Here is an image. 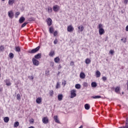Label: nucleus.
I'll return each instance as SVG.
<instances>
[{"label":"nucleus","instance_id":"obj_40","mask_svg":"<svg viewBox=\"0 0 128 128\" xmlns=\"http://www.w3.org/2000/svg\"><path fill=\"white\" fill-rule=\"evenodd\" d=\"M20 12H16V18H18V16H20Z\"/></svg>","mask_w":128,"mask_h":128},{"label":"nucleus","instance_id":"obj_6","mask_svg":"<svg viewBox=\"0 0 128 128\" xmlns=\"http://www.w3.org/2000/svg\"><path fill=\"white\" fill-rule=\"evenodd\" d=\"M42 122L43 124H46L49 122L48 118V117L43 118H42Z\"/></svg>","mask_w":128,"mask_h":128},{"label":"nucleus","instance_id":"obj_53","mask_svg":"<svg viewBox=\"0 0 128 128\" xmlns=\"http://www.w3.org/2000/svg\"><path fill=\"white\" fill-rule=\"evenodd\" d=\"M28 128H34V127L31 126L29 127Z\"/></svg>","mask_w":128,"mask_h":128},{"label":"nucleus","instance_id":"obj_56","mask_svg":"<svg viewBox=\"0 0 128 128\" xmlns=\"http://www.w3.org/2000/svg\"><path fill=\"white\" fill-rule=\"evenodd\" d=\"M79 128H82V126H80Z\"/></svg>","mask_w":128,"mask_h":128},{"label":"nucleus","instance_id":"obj_52","mask_svg":"<svg viewBox=\"0 0 128 128\" xmlns=\"http://www.w3.org/2000/svg\"><path fill=\"white\" fill-rule=\"evenodd\" d=\"M30 80H34V76H31L30 77Z\"/></svg>","mask_w":128,"mask_h":128},{"label":"nucleus","instance_id":"obj_57","mask_svg":"<svg viewBox=\"0 0 128 128\" xmlns=\"http://www.w3.org/2000/svg\"><path fill=\"white\" fill-rule=\"evenodd\" d=\"M2 0V2H4V0Z\"/></svg>","mask_w":128,"mask_h":128},{"label":"nucleus","instance_id":"obj_26","mask_svg":"<svg viewBox=\"0 0 128 128\" xmlns=\"http://www.w3.org/2000/svg\"><path fill=\"white\" fill-rule=\"evenodd\" d=\"M92 98H101L102 96H92Z\"/></svg>","mask_w":128,"mask_h":128},{"label":"nucleus","instance_id":"obj_33","mask_svg":"<svg viewBox=\"0 0 128 128\" xmlns=\"http://www.w3.org/2000/svg\"><path fill=\"white\" fill-rule=\"evenodd\" d=\"M14 54L13 53H10L9 54V57L12 60V58H14Z\"/></svg>","mask_w":128,"mask_h":128},{"label":"nucleus","instance_id":"obj_55","mask_svg":"<svg viewBox=\"0 0 128 128\" xmlns=\"http://www.w3.org/2000/svg\"><path fill=\"white\" fill-rule=\"evenodd\" d=\"M2 88H0V92H2Z\"/></svg>","mask_w":128,"mask_h":128},{"label":"nucleus","instance_id":"obj_48","mask_svg":"<svg viewBox=\"0 0 128 128\" xmlns=\"http://www.w3.org/2000/svg\"><path fill=\"white\" fill-rule=\"evenodd\" d=\"M102 80H104V82L106 80V76H104L102 78Z\"/></svg>","mask_w":128,"mask_h":128},{"label":"nucleus","instance_id":"obj_25","mask_svg":"<svg viewBox=\"0 0 128 128\" xmlns=\"http://www.w3.org/2000/svg\"><path fill=\"white\" fill-rule=\"evenodd\" d=\"M90 62H91L90 60V58H88L86 60L85 62H86V64H90Z\"/></svg>","mask_w":128,"mask_h":128},{"label":"nucleus","instance_id":"obj_35","mask_svg":"<svg viewBox=\"0 0 128 128\" xmlns=\"http://www.w3.org/2000/svg\"><path fill=\"white\" fill-rule=\"evenodd\" d=\"M115 92H120V87L118 86L116 87L115 88Z\"/></svg>","mask_w":128,"mask_h":128},{"label":"nucleus","instance_id":"obj_46","mask_svg":"<svg viewBox=\"0 0 128 128\" xmlns=\"http://www.w3.org/2000/svg\"><path fill=\"white\" fill-rule=\"evenodd\" d=\"M70 66H74V62H71L70 63Z\"/></svg>","mask_w":128,"mask_h":128},{"label":"nucleus","instance_id":"obj_50","mask_svg":"<svg viewBox=\"0 0 128 128\" xmlns=\"http://www.w3.org/2000/svg\"><path fill=\"white\" fill-rule=\"evenodd\" d=\"M54 62H50V65L51 66H54Z\"/></svg>","mask_w":128,"mask_h":128},{"label":"nucleus","instance_id":"obj_20","mask_svg":"<svg viewBox=\"0 0 128 128\" xmlns=\"http://www.w3.org/2000/svg\"><path fill=\"white\" fill-rule=\"evenodd\" d=\"M91 86L92 88H96L98 84H96V82H92L91 84Z\"/></svg>","mask_w":128,"mask_h":128},{"label":"nucleus","instance_id":"obj_13","mask_svg":"<svg viewBox=\"0 0 128 128\" xmlns=\"http://www.w3.org/2000/svg\"><path fill=\"white\" fill-rule=\"evenodd\" d=\"M42 58V54L38 53V54L35 55L34 56V58L36 59H38V58Z\"/></svg>","mask_w":128,"mask_h":128},{"label":"nucleus","instance_id":"obj_18","mask_svg":"<svg viewBox=\"0 0 128 128\" xmlns=\"http://www.w3.org/2000/svg\"><path fill=\"white\" fill-rule=\"evenodd\" d=\"M36 102L38 104H40L42 102V98H37L36 100Z\"/></svg>","mask_w":128,"mask_h":128},{"label":"nucleus","instance_id":"obj_54","mask_svg":"<svg viewBox=\"0 0 128 128\" xmlns=\"http://www.w3.org/2000/svg\"><path fill=\"white\" fill-rule=\"evenodd\" d=\"M58 76H60V72H58Z\"/></svg>","mask_w":128,"mask_h":128},{"label":"nucleus","instance_id":"obj_30","mask_svg":"<svg viewBox=\"0 0 128 128\" xmlns=\"http://www.w3.org/2000/svg\"><path fill=\"white\" fill-rule=\"evenodd\" d=\"M82 85L84 88H88V84L86 82H84Z\"/></svg>","mask_w":128,"mask_h":128},{"label":"nucleus","instance_id":"obj_36","mask_svg":"<svg viewBox=\"0 0 128 128\" xmlns=\"http://www.w3.org/2000/svg\"><path fill=\"white\" fill-rule=\"evenodd\" d=\"M75 88H80V84H76L75 86Z\"/></svg>","mask_w":128,"mask_h":128},{"label":"nucleus","instance_id":"obj_44","mask_svg":"<svg viewBox=\"0 0 128 128\" xmlns=\"http://www.w3.org/2000/svg\"><path fill=\"white\" fill-rule=\"evenodd\" d=\"M114 51L113 50H110V54H114Z\"/></svg>","mask_w":128,"mask_h":128},{"label":"nucleus","instance_id":"obj_11","mask_svg":"<svg viewBox=\"0 0 128 128\" xmlns=\"http://www.w3.org/2000/svg\"><path fill=\"white\" fill-rule=\"evenodd\" d=\"M6 86H10L12 85V83L10 82V80H4Z\"/></svg>","mask_w":128,"mask_h":128},{"label":"nucleus","instance_id":"obj_8","mask_svg":"<svg viewBox=\"0 0 128 128\" xmlns=\"http://www.w3.org/2000/svg\"><path fill=\"white\" fill-rule=\"evenodd\" d=\"M78 32H84V26L81 25L80 26H78Z\"/></svg>","mask_w":128,"mask_h":128},{"label":"nucleus","instance_id":"obj_3","mask_svg":"<svg viewBox=\"0 0 128 128\" xmlns=\"http://www.w3.org/2000/svg\"><path fill=\"white\" fill-rule=\"evenodd\" d=\"M76 90H71L70 91V98H75V96H76Z\"/></svg>","mask_w":128,"mask_h":128},{"label":"nucleus","instance_id":"obj_5","mask_svg":"<svg viewBox=\"0 0 128 128\" xmlns=\"http://www.w3.org/2000/svg\"><path fill=\"white\" fill-rule=\"evenodd\" d=\"M32 62L34 66H38V64H40V62H38V60H37L35 59V58H32Z\"/></svg>","mask_w":128,"mask_h":128},{"label":"nucleus","instance_id":"obj_9","mask_svg":"<svg viewBox=\"0 0 128 128\" xmlns=\"http://www.w3.org/2000/svg\"><path fill=\"white\" fill-rule=\"evenodd\" d=\"M8 16L10 18H14V12L12 11H10L8 12Z\"/></svg>","mask_w":128,"mask_h":128},{"label":"nucleus","instance_id":"obj_42","mask_svg":"<svg viewBox=\"0 0 128 128\" xmlns=\"http://www.w3.org/2000/svg\"><path fill=\"white\" fill-rule=\"evenodd\" d=\"M54 36H58V31H55L54 33Z\"/></svg>","mask_w":128,"mask_h":128},{"label":"nucleus","instance_id":"obj_17","mask_svg":"<svg viewBox=\"0 0 128 128\" xmlns=\"http://www.w3.org/2000/svg\"><path fill=\"white\" fill-rule=\"evenodd\" d=\"M16 0H8V4H10V6H12V4H14V1Z\"/></svg>","mask_w":128,"mask_h":128},{"label":"nucleus","instance_id":"obj_51","mask_svg":"<svg viewBox=\"0 0 128 128\" xmlns=\"http://www.w3.org/2000/svg\"><path fill=\"white\" fill-rule=\"evenodd\" d=\"M126 32H128V25L126 27Z\"/></svg>","mask_w":128,"mask_h":128},{"label":"nucleus","instance_id":"obj_41","mask_svg":"<svg viewBox=\"0 0 128 128\" xmlns=\"http://www.w3.org/2000/svg\"><path fill=\"white\" fill-rule=\"evenodd\" d=\"M26 24H28V22H24L22 25L21 27L24 28V26H26Z\"/></svg>","mask_w":128,"mask_h":128},{"label":"nucleus","instance_id":"obj_39","mask_svg":"<svg viewBox=\"0 0 128 128\" xmlns=\"http://www.w3.org/2000/svg\"><path fill=\"white\" fill-rule=\"evenodd\" d=\"M121 40L122 41L123 40V42L124 44H126V38H122Z\"/></svg>","mask_w":128,"mask_h":128},{"label":"nucleus","instance_id":"obj_22","mask_svg":"<svg viewBox=\"0 0 128 128\" xmlns=\"http://www.w3.org/2000/svg\"><path fill=\"white\" fill-rule=\"evenodd\" d=\"M49 32H50V34H52V32H54V27L51 26L49 28Z\"/></svg>","mask_w":128,"mask_h":128},{"label":"nucleus","instance_id":"obj_14","mask_svg":"<svg viewBox=\"0 0 128 128\" xmlns=\"http://www.w3.org/2000/svg\"><path fill=\"white\" fill-rule=\"evenodd\" d=\"M54 120H55V122H57V124H60V120H58V116H54Z\"/></svg>","mask_w":128,"mask_h":128},{"label":"nucleus","instance_id":"obj_2","mask_svg":"<svg viewBox=\"0 0 128 128\" xmlns=\"http://www.w3.org/2000/svg\"><path fill=\"white\" fill-rule=\"evenodd\" d=\"M40 48V46H38L36 48L32 49L31 51H29L28 52L29 54H36V52H38Z\"/></svg>","mask_w":128,"mask_h":128},{"label":"nucleus","instance_id":"obj_38","mask_svg":"<svg viewBox=\"0 0 128 128\" xmlns=\"http://www.w3.org/2000/svg\"><path fill=\"white\" fill-rule=\"evenodd\" d=\"M16 98L18 100H20V94H17V97Z\"/></svg>","mask_w":128,"mask_h":128},{"label":"nucleus","instance_id":"obj_28","mask_svg":"<svg viewBox=\"0 0 128 128\" xmlns=\"http://www.w3.org/2000/svg\"><path fill=\"white\" fill-rule=\"evenodd\" d=\"M8 120H10V118H8V117H5L4 118V122H8Z\"/></svg>","mask_w":128,"mask_h":128},{"label":"nucleus","instance_id":"obj_43","mask_svg":"<svg viewBox=\"0 0 128 128\" xmlns=\"http://www.w3.org/2000/svg\"><path fill=\"white\" fill-rule=\"evenodd\" d=\"M62 84H64V86H66V80H64L62 82Z\"/></svg>","mask_w":128,"mask_h":128},{"label":"nucleus","instance_id":"obj_10","mask_svg":"<svg viewBox=\"0 0 128 128\" xmlns=\"http://www.w3.org/2000/svg\"><path fill=\"white\" fill-rule=\"evenodd\" d=\"M47 24L49 26H50L52 24V20L50 18H48V20H47Z\"/></svg>","mask_w":128,"mask_h":128},{"label":"nucleus","instance_id":"obj_27","mask_svg":"<svg viewBox=\"0 0 128 128\" xmlns=\"http://www.w3.org/2000/svg\"><path fill=\"white\" fill-rule=\"evenodd\" d=\"M18 126H20V122H14V128H18Z\"/></svg>","mask_w":128,"mask_h":128},{"label":"nucleus","instance_id":"obj_1","mask_svg":"<svg viewBox=\"0 0 128 128\" xmlns=\"http://www.w3.org/2000/svg\"><path fill=\"white\" fill-rule=\"evenodd\" d=\"M102 28H104L102 24H98V28L99 29V34H100V36H102V34H104V30Z\"/></svg>","mask_w":128,"mask_h":128},{"label":"nucleus","instance_id":"obj_37","mask_svg":"<svg viewBox=\"0 0 128 128\" xmlns=\"http://www.w3.org/2000/svg\"><path fill=\"white\" fill-rule=\"evenodd\" d=\"M60 84L58 82L56 85V88H60Z\"/></svg>","mask_w":128,"mask_h":128},{"label":"nucleus","instance_id":"obj_7","mask_svg":"<svg viewBox=\"0 0 128 128\" xmlns=\"http://www.w3.org/2000/svg\"><path fill=\"white\" fill-rule=\"evenodd\" d=\"M60 10V6H58V5H55L53 6V10L54 12H58V10Z\"/></svg>","mask_w":128,"mask_h":128},{"label":"nucleus","instance_id":"obj_4","mask_svg":"<svg viewBox=\"0 0 128 128\" xmlns=\"http://www.w3.org/2000/svg\"><path fill=\"white\" fill-rule=\"evenodd\" d=\"M74 28L72 25L68 26L67 30L68 32H74Z\"/></svg>","mask_w":128,"mask_h":128},{"label":"nucleus","instance_id":"obj_29","mask_svg":"<svg viewBox=\"0 0 128 128\" xmlns=\"http://www.w3.org/2000/svg\"><path fill=\"white\" fill-rule=\"evenodd\" d=\"M48 12L49 14H50V12H52V7H48Z\"/></svg>","mask_w":128,"mask_h":128},{"label":"nucleus","instance_id":"obj_49","mask_svg":"<svg viewBox=\"0 0 128 128\" xmlns=\"http://www.w3.org/2000/svg\"><path fill=\"white\" fill-rule=\"evenodd\" d=\"M128 0H124V4H128Z\"/></svg>","mask_w":128,"mask_h":128},{"label":"nucleus","instance_id":"obj_23","mask_svg":"<svg viewBox=\"0 0 128 128\" xmlns=\"http://www.w3.org/2000/svg\"><path fill=\"white\" fill-rule=\"evenodd\" d=\"M96 78H100V71H98V70H97L96 72Z\"/></svg>","mask_w":128,"mask_h":128},{"label":"nucleus","instance_id":"obj_21","mask_svg":"<svg viewBox=\"0 0 128 128\" xmlns=\"http://www.w3.org/2000/svg\"><path fill=\"white\" fill-rule=\"evenodd\" d=\"M54 62H56V64H58V62H60V58L58 57H56V58H54Z\"/></svg>","mask_w":128,"mask_h":128},{"label":"nucleus","instance_id":"obj_45","mask_svg":"<svg viewBox=\"0 0 128 128\" xmlns=\"http://www.w3.org/2000/svg\"><path fill=\"white\" fill-rule=\"evenodd\" d=\"M54 44H58V39H55V40L54 42Z\"/></svg>","mask_w":128,"mask_h":128},{"label":"nucleus","instance_id":"obj_58","mask_svg":"<svg viewBox=\"0 0 128 128\" xmlns=\"http://www.w3.org/2000/svg\"><path fill=\"white\" fill-rule=\"evenodd\" d=\"M122 94H124V92H122Z\"/></svg>","mask_w":128,"mask_h":128},{"label":"nucleus","instance_id":"obj_32","mask_svg":"<svg viewBox=\"0 0 128 128\" xmlns=\"http://www.w3.org/2000/svg\"><path fill=\"white\" fill-rule=\"evenodd\" d=\"M84 108H86V110H90V104H86L85 106H84Z\"/></svg>","mask_w":128,"mask_h":128},{"label":"nucleus","instance_id":"obj_24","mask_svg":"<svg viewBox=\"0 0 128 128\" xmlns=\"http://www.w3.org/2000/svg\"><path fill=\"white\" fill-rule=\"evenodd\" d=\"M49 56H54V50L50 51L49 54Z\"/></svg>","mask_w":128,"mask_h":128},{"label":"nucleus","instance_id":"obj_15","mask_svg":"<svg viewBox=\"0 0 128 128\" xmlns=\"http://www.w3.org/2000/svg\"><path fill=\"white\" fill-rule=\"evenodd\" d=\"M80 78H82V79H84V78H86V74H84V73L82 72L80 74Z\"/></svg>","mask_w":128,"mask_h":128},{"label":"nucleus","instance_id":"obj_47","mask_svg":"<svg viewBox=\"0 0 128 128\" xmlns=\"http://www.w3.org/2000/svg\"><path fill=\"white\" fill-rule=\"evenodd\" d=\"M28 20H29V22H32V20H34V18L31 17L30 18L28 19Z\"/></svg>","mask_w":128,"mask_h":128},{"label":"nucleus","instance_id":"obj_34","mask_svg":"<svg viewBox=\"0 0 128 128\" xmlns=\"http://www.w3.org/2000/svg\"><path fill=\"white\" fill-rule=\"evenodd\" d=\"M49 94H50V96H54V90H51L49 92Z\"/></svg>","mask_w":128,"mask_h":128},{"label":"nucleus","instance_id":"obj_31","mask_svg":"<svg viewBox=\"0 0 128 128\" xmlns=\"http://www.w3.org/2000/svg\"><path fill=\"white\" fill-rule=\"evenodd\" d=\"M0 52H4V46H0Z\"/></svg>","mask_w":128,"mask_h":128},{"label":"nucleus","instance_id":"obj_16","mask_svg":"<svg viewBox=\"0 0 128 128\" xmlns=\"http://www.w3.org/2000/svg\"><path fill=\"white\" fill-rule=\"evenodd\" d=\"M62 98H64L62 94H59L58 96V100H62Z\"/></svg>","mask_w":128,"mask_h":128},{"label":"nucleus","instance_id":"obj_12","mask_svg":"<svg viewBox=\"0 0 128 128\" xmlns=\"http://www.w3.org/2000/svg\"><path fill=\"white\" fill-rule=\"evenodd\" d=\"M24 20H26V18H24V17H21L20 18V20H19V22L20 24H22V22H24Z\"/></svg>","mask_w":128,"mask_h":128},{"label":"nucleus","instance_id":"obj_19","mask_svg":"<svg viewBox=\"0 0 128 128\" xmlns=\"http://www.w3.org/2000/svg\"><path fill=\"white\" fill-rule=\"evenodd\" d=\"M15 50L18 52H20V48L18 46H16L15 47Z\"/></svg>","mask_w":128,"mask_h":128}]
</instances>
